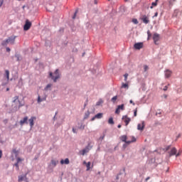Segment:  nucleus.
<instances>
[{
  "mask_svg": "<svg viewBox=\"0 0 182 182\" xmlns=\"http://www.w3.org/2000/svg\"><path fill=\"white\" fill-rule=\"evenodd\" d=\"M115 113L117 114H119V113H120V109L119 108H117L116 111H115Z\"/></svg>",
  "mask_w": 182,
  "mask_h": 182,
  "instance_id": "4c0bfd02",
  "label": "nucleus"
},
{
  "mask_svg": "<svg viewBox=\"0 0 182 182\" xmlns=\"http://www.w3.org/2000/svg\"><path fill=\"white\" fill-rule=\"evenodd\" d=\"M103 139H105V135H104L103 136H101V137H100V139H101V140H103Z\"/></svg>",
  "mask_w": 182,
  "mask_h": 182,
  "instance_id": "8fccbe9b",
  "label": "nucleus"
},
{
  "mask_svg": "<svg viewBox=\"0 0 182 182\" xmlns=\"http://www.w3.org/2000/svg\"><path fill=\"white\" fill-rule=\"evenodd\" d=\"M134 49H136L137 50H140V49H142L143 48V43H136L134 45Z\"/></svg>",
  "mask_w": 182,
  "mask_h": 182,
  "instance_id": "1a4fd4ad",
  "label": "nucleus"
},
{
  "mask_svg": "<svg viewBox=\"0 0 182 182\" xmlns=\"http://www.w3.org/2000/svg\"><path fill=\"white\" fill-rule=\"evenodd\" d=\"M58 163H59V161H56L55 159L51 160V164H52L53 167H56V166L58 165Z\"/></svg>",
  "mask_w": 182,
  "mask_h": 182,
  "instance_id": "a211bd4d",
  "label": "nucleus"
},
{
  "mask_svg": "<svg viewBox=\"0 0 182 182\" xmlns=\"http://www.w3.org/2000/svg\"><path fill=\"white\" fill-rule=\"evenodd\" d=\"M157 16H159V13H158V12H156L155 14H154V17L156 18V17H157Z\"/></svg>",
  "mask_w": 182,
  "mask_h": 182,
  "instance_id": "79ce46f5",
  "label": "nucleus"
},
{
  "mask_svg": "<svg viewBox=\"0 0 182 182\" xmlns=\"http://www.w3.org/2000/svg\"><path fill=\"white\" fill-rule=\"evenodd\" d=\"M83 164H85V166H86V164H87V163L85 161H84Z\"/></svg>",
  "mask_w": 182,
  "mask_h": 182,
  "instance_id": "5fc2aeb1",
  "label": "nucleus"
},
{
  "mask_svg": "<svg viewBox=\"0 0 182 182\" xmlns=\"http://www.w3.org/2000/svg\"><path fill=\"white\" fill-rule=\"evenodd\" d=\"M176 156V157H178V156H180V153H178Z\"/></svg>",
  "mask_w": 182,
  "mask_h": 182,
  "instance_id": "4d7b16f0",
  "label": "nucleus"
},
{
  "mask_svg": "<svg viewBox=\"0 0 182 182\" xmlns=\"http://www.w3.org/2000/svg\"><path fill=\"white\" fill-rule=\"evenodd\" d=\"M147 35H148V41L151 38V33H150V31H147Z\"/></svg>",
  "mask_w": 182,
  "mask_h": 182,
  "instance_id": "c756f323",
  "label": "nucleus"
},
{
  "mask_svg": "<svg viewBox=\"0 0 182 182\" xmlns=\"http://www.w3.org/2000/svg\"><path fill=\"white\" fill-rule=\"evenodd\" d=\"M170 149V146L166 147V151Z\"/></svg>",
  "mask_w": 182,
  "mask_h": 182,
  "instance_id": "6e6d98bb",
  "label": "nucleus"
},
{
  "mask_svg": "<svg viewBox=\"0 0 182 182\" xmlns=\"http://www.w3.org/2000/svg\"><path fill=\"white\" fill-rule=\"evenodd\" d=\"M5 73H6V76L7 80H9V70H6L5 71Z\"/></svg>",
  "mask_w": 182,
  "mask_h": 182,
  "instance_id": "cd10ccee",
  "label": "nucleus"
},
{
  "mask_svg": "<svg viewBox=\"0 0 182 182\" xmlns=\"http://www.w3.org/2000/svg\"><path fill=\"white\" fill-rule=\"evenodd\" d=\"M169 4L173 5V3H171V1H169Z\"/></svg>",
  "mask_w": 182,
  "mask_h": 182,
  "instance_id": "13d9d810",
  "label": "nucleus"
},
{
  "mask_svg": "<svg viewBox=\"0 0 182 182\" xmlns=\"http://www.w3.org/2000/svg\"><path fill=\"white\" fill-rule=\"evenodd\" d=\"M73 133H76V129L75 128H73Z\"/></svg>",
  "mask_w": 182,
  "mask_h": 182,
  "instance_id": "09e8293b",
  "label": "nucleus"
},
{
  "mask_svg": "<svg viewBox=\"0 0 182 182\" xmlns=\"http://www.w3.org/2000/svg\"><path fill=\"white\" fill-rule=\"evenodd\" d=\"M129 77V74L126 73L124 75V81L127 82V77Z\"/></svg>",
  "mask_w": 182,
  "mask_h": 182,
  "instance_id": "7c9ffc66",
  "label": "nucleus"
},
{
  "mask_svg": "<svg viewBox=\"0 0 182 182\" xmlns=\"http://www.w3.org/2000/svg\"><path fill=\"white\" fill-rule=\"evenodd\" d=\"M89 146H87L85 149L80 151V153L82 154V156H85V153H89Z\"/></svg>",
  "mask_w": 182,
  "mask_h": 182,
  "instance_id": "ddd939ff",
  "label": "nucleus"
},
{
  "mask_svg": "<svg viewBox=\"0 0 182 182\" xmlns=\"http://www.w3.org/2000/svg\"><path fill=\"white\" fill-rule=\"evenodd\" d=\"M176 154H177V149L176 148H173L171 150V152L169 154V156H176Z\"/></svg>",
  "mask_w": 182,
  "mask_h": 182,
  "instance_id": "2eb2a0df",
  "label": "nucleus"
},
{
  "mask_svg": "<svg viewBox=\"0 0 182 182\" xmlns=\"http://www.w3.org/2000/svg\"><path fill=\"white\" fill-rule=\"evenodd\" d=\"M137 129L141 131L144 130V122H142L141 124H138Z\"/></svg>",
  "mask_w": 182,
  "mask_h": 182,
  "instance_id": "f8f14e48",
  "label": "nucleus"
},
{
  "mask_svg": "<svg viewBox=\"0 0 182 182\" xmlns=\"http://www.w3.org/2000/svg\"><path fill=\"white\" fill-rule=\"evenodd\" d=\"M23 178H24V177L22 176H18V182L23 181Z\"/></svg>",
  "mask_w": 182,
  "mask_h": 182,
  "instance_id": "2f4dec72",
  "label": "nucleus"
},
{
  "mask_svg": "<svg viewBox=\"0 0 182 182\" xmlns=\"http://www.w3.org/2000/svg\"><path fill=\"white\" fill-rule=\"evenodd\" d=\"M122 120H124L125 123V126H128L130 122H132V119H130L127 115H124L122 117Z\"/></svg>",
  "mask_w": 182,
  "mask_h": 182,
  "instance_id": "0eeeda50",
  "label": "nucleus"
},
{
  "mask_svg": "<svg viewBox=\"0 0 182 182\" xmlns=\"http://www.w3.org/2000/svg\"><path fill=\"white\" fill-rule=\"evenodd\" d=\"M52 87V84H48L47 86L44 88V90H49Z\"/></svg>",
  "mask_w": 182,
  "mask_h": 182,
  "instance_id": "b1692460",
  "label": "nucleus"
},
{
  "mask_svg": "<svg viewBox=\"0 0 182 182\" xmlns=\"http://www.w3.org/2000/svg\"><path fill=\"white\" fill-rule=\"evenodd\" d=\"M35 120H36V117H31V119H28L29 124L31 129L33 127V125L35 124V123L33 122H35Z\"/></svg>",
  "mask_w": 182,
  "mask_h": 182,
  "instance_id": "9d476101",
  "label": "nucleus"
},
{
  "mask_svg": "<svg viewBox=\"0 0 182 182\" xmlns=\"http://www.w3.org/2000/svg\"><path fill=\"white\" fill-rule=\"evenodd\" d=\"M153 41H154L155 45H159V43H157V42H159L160 41V34H159L157 33H154Z\"/></svg>",
  "mask_w": 182,
  "mask_h": 182,
  "instance_id": "39448f33",
  "label": "nucleus"
},
{
  "mask_svg": "<svg viewBox=\"0 0 182 182\" xmlns=\"http://www.w3.org/2000/svg\"><path fill=\"white\" fill-rule=\"evenodd\" d=\"M69 163H70V161H69V159H65V160L61 159L60 160V164H69Z\"/></svg>",
  "mask_w": 182,
  "mask_h": 182,
  "instance_id": "f3484780",
  "label": "nucleus"
},
{
  "mask_svg": "<svg viewBox=\"0 0 182 182\" xmlns=\"http://www.w3.org/2000/svg\"><path fill=\"white\" fill-rule=\"evenodd\" d=\"M95 119H97L96 115L91 119V121L93 122Z\"/></svg>",
  "mask_w": 182,
  "mask_h": 182,
  "instance_id": "c03bdc74",
  "label": "nucleus"
},
{
  "mask_svg": "<svg viewBox=\"0 0 182 182\" xmlns=\"http://www.w3.org/2000/svg\"><path fill=\"white\" fill-rule=\"evenodd\" d=\"M141 19L144 23L147 24L150 23V20L149 19V17L146 15H143Z\"/></svg>",
  "mask_w": 182,
  "mask_h": 182,
  "instance_id": "6e6552de",
  "label": "nucleus"
},
{
  "mask_svg": "<svg viewBox=\"0 0 182 182\" xmlns=\"http://www.w3.org/2000/svg\"><path fill=\"white\" fill-rule=\"evenodd\" d=\"M129 103L132 104L133 106H134V105H135L134 102H133V100H132L129 101Z\"/></svg>",
  "mask_w": 182,
  "mask_h": 182,
  "instance_id": "a18cd8bd",
  "label": "nucleus"
},
{
  "mask_svg": "<svg viewBox=\"0 0 182 182\" xmlns=\"http://www.w3.org/2000/svg\"><path fill=\"white\" fill-rule=\"evenodd\" d=\"M132 22H133L134 23H135V25H137V23H139V21H137V19H136V18L133 19V20H132Z\"/></svg>",
  "mask_w": 182,
  "mask_h": 182,
  "instance_id": "473e14b6",
  "label": "nucleus"
},
{
  "mask_svg": "<svg viewBox=\"0 0 182 182\" xmlns=\"http://www.w3.org/2000/svg\"><path fill=\"white\" fill-rule=\"evenodd\" d=\"M14 166L16 167L17 170H19V163H16Z\"/></svg>",
  "mask_w": 182,
  "mask_h": 182,
  "instance_id": "72a5a7b5",
  "label": "nucleus"
},
{
  "mask_svg": "<svg viewBox=\"0 0 182 182\" xmlns=\"http://www.w3.org/2000/svg\"><path fill=\"white\" fill-rule=\"evenodd\" d=\"M112 102H113V103H114L117 100V96H114L112 98Z\"/></svg>",
  "mask_w": 182,
  "mask_h": 182,
  "instance_id": "c85d7f7f",
  "label": "nucleus"
},
{
  "mask_svg": "<svg viewBox=\"0 0 182 182\" xmlns=\"http://www.w3.org/2000/svg\"><path fill=\"white\" fill-rule=\"evenodd\" d=\"M117 108L119 109V110H124V105H118Z\"/></svg>",
  "mask_w": 182,
  "mask_h": 182,
  "instance_id": "a878e982",
  "label": "nucleus"
},
{
  "mask_svg": "<svg viewBox=\"0 0 182 182\" xmlns=\"http://www.w3.org/2000/svg\"><path fill=\"white\" fill-rule=\"evenodd\" d=\"M95 117H97V119H102V117H103V114L102 113H98L95 115Z\"/></svg>",
  "mask_w": 182,
  "mask_h": 182,
  "instance_id": "412c9836",
  "label": "nucleus"
},
{
  "mask_svg": "<svg viewBox=\"0 0 182 182\" xmlns=\"http://www.w3.org/2000/svg\"><path fill=\"white\" fill-rule=\"evenodd\" d=\"M6 91H7V92L9 91V88H6Z\"/></svg>",
  "mask_w": 182,
  "mask_h": 182,
  "instance_id": "052dcab7",
  "label": "nucleus"
},
{
  "mask_svg": "<svg viewBox=\"0 0 182 182\" xmlns=\"http://www.w3.org/2000/svg\"><path fill=\"white\" fill-rule=\"evenodd\" d=\"M144 69L145 72L147 71V70H149V66L144 65Z\"/></svg>",
  "mask_w": 182,
  "mask_h": 182,
  "instance_id": "c9c22d12",
  "label": "nucleus"
},
{
  "mask_svg": "<svg viewBox=\"0 0 182 182\" xmlns=\"http://www.w3.org/2000/svg\"><path fill=\"white\" fill-rule=\"evenodd\" d=\"M91 163L88 162L86 164V167H87V171H89V170H90V166H91Z\"/></svg>",
  "mask_w": 182,
  "mask_h": 182,
  "instance_id": "393cba45",
  "label": "nucleus"
},
{
  "mask_svg": "<svg viewBox=\"0 0 182 182\" xmlns=\"http://www.w3.org/2000/svg\"><path fill=\"white\" fill-rule=\"evenodd\" d=\"M4 5V0H0V8Z\"/></svg>",
  "mask_w": 182,
  "mask_h": 182,
  "instance_id": "ea45409f",
  "label": "nucleus"
},
{
  "mask_svg": "<svg viewBox=\"0 0 182 182\" xmlns=\"http://www.w3.org/2000/svg\"><path fill=\"white\" fill-rule=\"evenodd\" d=\"M76 15H77V10L75 12L73 19H75L76 18Z\"/></svg>",
  "mask_w": 182,
  "mask_h": 182,
  "instance_id": "e433bc0d",
  "label": "nucleus"
},
{
  "mask_svg": "<svg viewBox=\"0 0 182 182\" xmlns=\"http://www.w3.org/2000/svg\"><path fill=\"white\" fill-rule=\"evenodd\" d=\"M13 103H15L16 105V109H21L23 105L21 101L19 100V96H16L13 98Z\"/></svg>",
  "mask_w": 182,
  "mask_h": 182,
  "instance_id": "7ed1b4c3",
  "label": "nucleus"
},
{
  "mask_svg": "<svg viewBox=\"0 0 182 182\" xmlns=\"http://www.w3.org/2000/svg\"><path fill=\"white\" fill-rule=\"evenodd\" d=\"M21 161H23V159L21 158H17V163H21Z\"/></svg>",
  "mask_w": 182,
  "mask_h": 182,
  "instance_id": "f704fd0d",
  "label": "nucleus"
},
{
  "mask_svg": "<svg viewBox=\"0 0 182 182\" xmlns=\"http://www.w3.org/2000/svg\"><path fill=\"white\" fill-rule=\"evenodd\" d=\"M125 2H129V0H124Z\"/></svg>",
  "mask_w": 182,
  "mask_h": 182,
  "instance_id": "bf43d9fd",
  "label": "nucleus"
},
{
  "mask_svg": "<svg viewBox=\"0 0 182 182\" xmlns=\"http://www.w3.org/2000/svg\"><path fill=\"white\" fill-rule=\"evenodd\" d=\"M31 26H32V23H31L29 20H26L23 27L24 31H29V29H31Z\"/></svg>",
  "mask_w": 182,
  "mask_h": 182,
  "instance_id": "423d86ee",
  "label": "nucleus"
},
{
  "mask_svg": "<svg viewBox=\"0 0 182 182\" xmlns=\"http://www.w3.org/2000/svg\"><path fill=\"white\" fill-rule=\"evenodd\" d=\"M168 89V87L166 85L164 87V90L166 92Z\"/></svg>",
  "mask_w": 182,
  "mask_h": 182,
  "instance_id": "a19ab883",
  "label": "nucleus"
},
{
  "mask_svg": "<svg viewBox=\"0 0 182 182\" xmlns=\"http://www.w3.org/2000/svg\"><path fill=\"white\" fill-rule=\"evenodd\" d=\"M120 139H121V140L122 141H124L127 144H130V143H133V142L136 141V138L134 136L132 137V140L131 141H127V136H126V135L122 136L120 137Z\"/></svg>",
  "mask_w": 182,
  "mask_h": 182,
  "instance_id": "20e7f679",
  "label": "nucleus"
},
{
  "mask_svg": "<svg viewBox=\"0 0 182 182\" xmlns=\"http://www.w3.org/2000/svg\"><path fill=\"white\" fill-rule=\"evenodd\" d=\"M103 103V100L100 99L99 101L96 103L97 106H100Z\"/></svg>",
  "mask_w": 182,
  "mask_h": 182,
  "instance_id": "bb28decb",
  "label": "nucleus"
},
{
  "mask_svg": "<svg viewBox=\"0 0 182 182\" xmlns=\"http://www.w3.org/2000/svg\"><path fill=\"white\" fill-rule=\"evenodd\" d=\"M122 87L124 88V89H129V84L122 83Z\"/></svg>",
  "mask_w": 182,
  "mask_h": 182,
  "instance_id": "5701e85b",
  "label": "nucleus"
},
{
  "mask_svg": "<svg viewBox=\"0 0 182 182\" xmlns=\"http://www.w3.org/2000/svg\"><path fill=\"white\" fill-rule=\"evenodd\" d=\"M134 117H136V116H137V109H136L134 112Z\"/></svg>",
  "mask_w": 182,
  "mask_h": 182,
  "instance_id": "58836bf2",
  "label": "nucleus"
},
{
  "mask_svg": "<svg viewBox=\"0 0 182 182\" xmlns=\"http://www.w3.org/2000/svg\"><path fill=\"white\" fill-rule=\"evenodd\" d=\"M15 39H16V36H15L9 37L8 39H6V41H4L1 43V45L2 46H6L8 43H11V45H14V43H15Z\"/></svg>",
  "mask_w": 182,
  "mask_h": 182,
  "instance_id": "f257e3e1",
  "label": "nucleus"
},
{
  "mask_svg": "<svg viewBox=\"0 0 182 182\" xmlns=\"http://www.w3.org/2000/svg\"><path fill=\"white\" fill-rule=\"evenodd\" d=\"M6 49V52H11V48H9V47H7Z\"/></svg>",
  "mask_w": 182,
  "mask_h": 182,
  "instance_id": "37998d69",
  "label": "nucleus"
},
{
  "mask_svg": "<svg viewBox=\"0 0 182 182\" xmlns=\"http://www.w3.org/2000/svg\"><path fill=\"white\" fill-rule=\"evenodd\" d=\"M50 77L53 80V82H56L58 79L60 77V75L59 74V70H56L53 73H50Z\"/></svg>",
  "mask_w": 182,
  "mask_h": 182,
  "instance_id": "f03ea898",
  "label": "nucleus"
},
{
  "mask_svg": "<svg viewBox=\"0 0 182 182\" xmlns=\"http://www.w3.org/2000/svg\"><path fill=\"white\" fill-rule=\"evenodd\" d=\"M0 159H2V151L0 150Z\"/></svg>",
  "mask_w": 182,
  "mask_h": 182,
  "instance_id": "de8ad7c7",
  "label": "nucleus"
},
{
  "mask_svg": "<svg viewBox=\"0 0 182 182\" xmlns=\"http://www.w3.org/2000/svg\"><path fill=\"white\" fill-rule=\"evenodd\" d=\"M95 4H97V0H94Z\"/></svg>",
  "mask_w": 182,
  "mask_h": 182,
  "instance_id": "603ef678",
  "label": "nucleus"
},
{
  "mask_svg": "<svg viewBox=\"0 0 182 182\" xmlns=\"http://www.w3.org/2000/svg\"><path fill=\"white\" fill-rule=\"evenodd\" d=\"M157 2H159V0H155V2H152L150 9H153L154 6H157Z\"/></svg>",
  "mask_w": 182,
  "mask_h": 182,
  "instance_id": "aec40b11",
  "label": "nucleus"
},
{
  "mask_svg": "<svg viewBox=\"0 0 182 182\" xmlns=\"http://www.w3.org/2000/svg\"><path fill=\"white\" fill-rule=\"evenodd\" d=\"M108 123H109V124H114V121H113V117H110L108 119Z\"/></svg>",
  "mask_w": 182,
  "mask_h": 182,
  "instance_id": "4be33fe9",
  "label": "nucleus"
},
{
  "mask_svg": "<svg viewBox=\"0 0 182 182\" xmlns=\"http://www.w3.org/2000/svg\"><path fill=\"white\" fill-rule=\"evenodd\" d=\"M172 73H173L171 72V70H166L165 71V77H166V78L171 77Z\"/></svg>",
  "mask_w": 182,
  "mask_h": 182,
  "instance_id": "4468645a",
  "label": "nucleus"
},
{
  "mask_svg": "<svg viewBox=\"0 0 182 182\" xmlns=\"http://www.w3.org/2000/svg\"><path fill=\"white\" fill-rule=\"evenodd\" d=\"M45 100H46V96L43 97V98H41V96L38 95V100H37L38 103H41L42 102H45Z\"/></svg>",
  "mask_w": 182,
  "mask_h": 182,
  "instance_id": "dca6fc26",
  "label": "nucleus"
},
{
  "mask_svg": "<svg viewBox=\"0 0 182 182\" xmlns=\"http://www.w3.org/2000/svg\"><path fill=\"white\" fill-rule=\"evenodd\" d=\"M28 124V117H25L23 119L20 121L21 126H23V124Z\"/></svg>",
  "mask_w": 182,
  "mask_h": 182,
  "instance_id": "9b49d317",
  "label": "nucleus"
},
{
  "mask_svg": "<svg viewBox=\"0 0 182 182\" xmlns=\"http://www.w3.org/2000/svg\"><path fill=\"white\" fill-rule=\"evenodd\" d=\"M173 2H176V0H173Z\"/></svg>",
  "mask_w": 182,
  "mask_h": 182,
  "instance_id": "680f3d73",
  "label": "nucleus"
},
{
  "mask_svg": "<svg viewBox=\"0 0 182 182\" xmlns=\"http://www.w3.org/2000/svg\"><path fill=\"white\" fill-rule=\"evenodd\" d=\"M178 137H180V134L178 136Z\"/></svg>",
  "mask_w": 182,
  "mask_h": 182,
  "instance_id": "e2e57ef3",
  "label": "nucleus"
},
{
  "mask_svg": "<svg viewBox=\"0 0 182 182\" xmlns=\"http://www.w3.org/2000/svg\"><path fill=\"white\" fill-rule=\"evenodd\" d=\"M86 106H87V100H86L85 105H84V107H86Z\"/></svg>",
  "mask_w": 182,
  "mask_h": 182,
  "instance_id": "49530a36",
  "label": "nucleus"
},
{
  "mask_svg": "<svg viewBox=\"0 0 182 182\" xmlns=\"http://www.w3.org/2000/svg\"><path fill=\"white\" fill-rule=\"evenodd\" d=\"M90 116V112L87 111L85 113L84 115V120H86V119H89V117Z\"/></svg>",
  "mask_w": 182,
  "mask_h": 182,
  "instance_id": "6ab92c4d",
  "label": "nucleus"
},
{
  "mask_svg": "<svg viewBox=\"0 0 182 182\" xmlns=\"http://www.w3.org/2000/svg\"><path fill=\"white\" fill-rule=\"evenodd\" d=\"M148 180H150V177H147V178H146V181H148Z\"/></svg>",
  "mask_w": 182,
  "mask_h": 182,
  "instance_id": "3c124183",
  "label": "nucleus"
},
{
  "mask_svg": "<svg viewBox=\"0 0 182 182\" xmlns=\"http://www.w3.org/2000/svg\"><path fill=\"white\" fill-rule=\"evenodd\" d=\"M117 127H118V129H120V128L122 127V125L119 124V125L117 126Z\"/></svg>",
  "mask_w": 182,
  "mask_h": 182,
  "instance_id": "864d4df0",
  "label": "nucleus"
}]
</instances>
